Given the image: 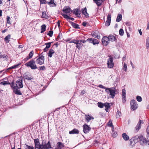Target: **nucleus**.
<instances>
[{"label":"nucleus","instance_id":"obj_42","mask_svg":"<svg viewBox=\"0 0 149 149\" xmlns=\"http://www.w3.org/2000/svg\"><path fill=\"white\" fill-rule=\"evenodd\" d=\"M121 115V112L119 111H117L116 116L117 118H119L120 117Z\"/></svg>","mask_w":149,"mask_h":149},{"label":"nucleus","instance_id":"obj_16","mask_svg":"<svg viewBox=\"0 0 149 149\" xmlns=\"http://www.w3.org/2000/svg\"><path fill=\"white\" fill-rule=\"evenodd\" d=\"M143 122L142 120H139L138 122V123L137 124L136 126L135 127V131L136 132H138L139 130L141 128V123H143Z\"/></svg>","mask_w":149,"mask_h":149},{"label":"nucleus","instance_id":"obj_17","mask_svg":"<svg viewBox=\"0 0 149 149\" xmlns=\"http://www.w3.org/2000/svg\"><path fill=\"white\" fill-rule=\"evenodd\" d=\"M85 117L86 121L87 123L89 122L91 120H93L94 119L93 117L90 116L89 114L85 115Z\"/></svg>","mask_w":149,"mask_h":149},{"label":"nucleus","instance_id":"obj_31","mask_svg":"<svg viewBox=\"0 0 149 149\" xmlns=\"http://www.w3.org/2000/svg\"><path fill=\"white\" fill-rule=\"evenodd\" d=\"M114 127H112V131L111 133V134L113 137H115L117 136V132H116L114 131Z\"/></svg>","mask_w":149,"mask_h":149},{"label":"nucleus","instance_id":"obj_64","mask_svg":"<svg viewBox=\"0 0 149 149\" xmlns=\"http://www.w3.org/2000/svg\"><path fill=\"white\" fill-rule=\"evenodd\" d=\"M130 64H131V65L132 66V68H134V66L133 64L132 63V61H130Z\"/></svg>","mask_w":149,"mask_h":149},{"label":"nucleus","instance_id":"obj_46","mask_svg":"<svg viewBox=\"0 0 149 149\" xmlns=\"http://www.w3.org/2000/svg\"><path fill=\"white\" fill-rule=\"evenodd\" d=\"M52 43V42L46 43L45 45H46V48L48 49L50 47L51 44Z\"/></svg>","mask_w":149,"mask_h":149},{"label":"nucleus","instance_id":"obj_12","mask_svg":"<svg viewBox=\"0 0 149 149\" xmlns=\"http://www.w3.org/2000/svg\"><path fill=\"white\" fill-rule=\"evenodd\" d=\"M122 98L123 103H125L126 101V91L125 89H123L122 90Z\"/></svg>","mask_w":149,"mask_h":149},{"label":"nucleus","instance_id":"obj_58","mask_svg":"<svg viewBox=\"0 0 149 149\" xmlns=\"http://www.w3.org/2000/svg\"><path fill=\"white\" fill-rule=\"evenodd\" d=\"M111 15L110 14H108L107 16V20L111 21Z\"/></svg>","mask_w":149,"mask_h":149},{"label":"nucleus","instance_id":"obj_44","mask_svg":"<svg viewBox=\"0 0 149 149\" xmlns=\"http://www.w3.org/2000/svg\"><path fill=\"white\" fill-rule=\"evenodd\" d=\"M136 99L139 102H141L142 100V97L141 96H136Z\"/></svg>","mask_w":149,"mask_h":149},{"label":"nucleus","instance_id":"obj_52","mask_svg":"<svg viewBox=\"0 0 149 149\" xmlns=\"http://www.w3.org/2000/svg\"><path fill=\"white\" fill-rule=\"evenodd\" d=\"M53 34V31H49L47 35L50 37H52V36Z\"/></svg>","mask_w":149,"mask_h":149},{"label":"nucleus","instance_id":"obj_2","mask_svg":"<svg viewBox=\"0 0 149 149\" xmlns=\"http://www.w3.org/2000/svg\"><path fill=\"white\" fill-rule=\"evenodd\" d=\"M22 79H18L16 82L15 86V83L13 82L11 84V88H15L19 89L22 88L23 87Z\"/></svg>","mask_w":149,"mask_h":149},{"label":"nucleus","instance_id":"obj_10","mask_svg":"<svg viewBox=\"0 0 149 149\" xmlns=\"http://www.w3.org/2000/svg\"><path fill=\"white\" fill-rule=\"evenodd\" d=\"M86 41H89V43H93L94 45L99 43L98 40L94 38H89L86 40Z\"/></svg>","mask_w":149,"mask_h":149},{"label":"nucleus","instance_id":"obj_18","mask_svg":"<svg viewBox=\"0 0 149 149\" xmlns=\"http://www.w3.org/2000/svg\"><path fill=\"white\" fill-rule=\"evenodd\" d=\"M108 38L109 41H111L112 42L117 41V39L114 35L110 34Z\"/></svg>","mask_w":149,"mask_h":149},{"label":"nucleus","instance_id":"obj_25","mask_svg":"<svg viewBox=\"0 0 149 149\" xmlns=\"http://www.w3.org/2000/svg\"><path fill=\"white\" fill-rule=\"evenodd\" d=\"M79 133V131L76 128L70 131L69 132V133L70 134H78Z\"/></svg>","mask_w":149,"mask_h":149},{"label":"nucleus","instance_id":"obj_60","mask_svg":"<svg viewBox=\"0 0 149 149\" xmlns=\"http://www.w3.org/2000/svg\"><path fill=\"white\" fill-rule=\"evenodd\" d=\"M125 24L126 25L128 26H130L131 24L130 22H125Z\"/></svg>","mask_w":149,"mask_h":149},{"label":"nucleus","instance_id":"obj_8","mask_svg":"<svg viewBox=\"0 0 149 149\" xmlns=\"http://www.w3.org/2000/svg\"><path fill=\"white\" fill-rule=\"evenodd\" d=\"M107 63L109 68H111L113 67L114 64L113 62V59L112 57H110L108 59Z\"/></svg>","mask_w":149,"mask_h":149},{"label":"nucleus","instance_id":"obj_24","mask_svg":"<svg viewBox=\"0 0 149 149\" xmlns=\"http://www.w3.org/2000/svg\"><path fill=\"white\" fill-rule=\"evenodd\" d=\"M64 147V145L61 142H58L57 144L56 148L55 149H61Z\"/></svg>","mask_w":149,"mask_h":149},{"label":"nucleus","instance_id":"obj_15","mask_svg":"<svg viewBox=\"0 0 149 149\" xmlns=\"http://www.w3.org/2000/svg\"><path fill=\"white\" fill-rule=\"evenodd\" d=\"M38 56H37L35 58H36V62L37 64L40 65H42L44 63V58H38Z\"/></svg>","mask_w":149,"mask_h":149},{"label":"nucleus","instance_id":"obj_48","mask_svg":"<svg viewBox=\"0 0 149 149\" xmlns=\"http://www.w3.org/2000/svg\"><path fill=\"white\" fill-rule=\"evenodd\" d=\"M34 52L33 51H31L29 54V58H31L33 56Z\"/></svg>","mask_w":149,"mask_h":149},{"label":"nucleus","instance_id":"obj_9","mask_svg":"<svg viewBox=\"0 0 149 149\" xmlns=\"http://www.w3.org/2000/svg\"><path fill=\"white\" fill-rule=\"evenodd\" d=\"M140 140L139 141L140 142V144L143 146H144L145 145H146L147 144V141H146V139L143 136L141 135L140 137Z\"/></svg>","mask_w":149,"mask_h":149},{"label":"nucleus","instance_id":"obj_38","mask_svg":"<svg viewBox=\"0 0 149 149\" xmlns=\"http://www.w3.org/2000/svg\"><path fill=\"white\" fill-rule=\"evenodd\" d=\"M146 47L147 49H149V36L146 39Z\"/></svg>","mask_w":149,"mask_h":149},{"label":"nucleus","instance_id":"obj_62","mask_svg":"<svg viewBox=\"0 0 149 149\" xmlns=\"http://www.w3.org/2000/svg\"><path fill=\"white\" fill-rule=\"evenodd\" d=\"M82 25L84 26H86V22H83Z\"/></svg>","mask_w":149,"mask_h":149},{"label":"nucleus","instance_id":"obj_36","mask_svg":"<svg viewBox=\"0 0 149 149\" xmlns=\"http://www.w3.org/2000/svg\"><path fill=\"white\" fill-rule=\"evenodd\" d=\"M25 149H34V148L33 146H29L27 144H25L24 147Z\"/></svg>","mask_w":149,"mask_h":149},{"label":"nucleus","instance_id":"obj_4","mask_svg":"<svg viewBox=\"0 0 149 149\" xmlns=\"http://www.w3.org/2000/svg\"><path fill=\"white\" fill-rule=\"evenodd\" d=\"M25 65L27 67H30L33 70H35L38 68V67L36 64L35 61L33 59H32L29 62L26 63Z\"/></svg>","mask_w":149,"mask_h":149},{"label":"nucleus","instance_id":"obj_53","mask_svg":"<svg viewBox=\"0 0 149 149\" xmlns=\"http://www.w3.org/2000/svg\"><path fill=\"white\" fill-rule=\"evenodd\" d=\"M40 4H46V3H47V2L46 0H40Z\"/></svg>","mask_w":149,"mask_h":149},{"label":"nucleus","instance_id":"obj_22","mask_svg":"<svg viewBox=\"0 0 149 149\" xmlns=\"http://www.w3.org/2000/svg\"><path fill=\"white\" fill-rule=\"evenodd\" d=\"M13 91V92L16 94L18 95H22V93L21 92L20 90H18V88H12Z\"/></svg>","mask_w":149,"mask_h":149},{"label":"nucleus","instance_id":"obj_35","mask_svg":"<svg viewBox=\"0 0 149 149\" xmlns=\"http://www.w3.org/2000/svg\"><path fill=\"white\" fill-rule=\"evenodd\" d=\"M82 13L85 16V17L87 18L89 17L88 14L87 13V10H82Z\"/></svg>","mask_w":149,"mask_h":149},{"label":"nucleus","instance_id":"obj_20","mask_svg":"<svg viewBox=\"0 0 149 149\" xmlns=\"http://www.w3.org/2000/svg\"><path fill=\"white\" fill-rule=\"evenodd\" d=\"M24 77L25 79H26L28 80H30L32 79L33 78V77L32 76H29V74H27L26 73H24Z\"/></svg>","mask_w":149,"mask_h":149},{"label":"nucleus","instance_id":"obj_37","mask_svg":"<svg viewBox=\"0 0 149 149\" xmlns=\"http://www.w3.org/2000/svg\"><path fill=\"white\" fill-rule=\"evenodd\" d=\"M71 24L72 25L74 28L75 29H79V25L78 24L73 22H71Z\"/></svg>","mask_w":149,"mask_h":149},{"label":"nucleus","instance_id":"obj_39","mask_svg":"<svg viewBox=\"0 0 149 149\" xmlns=\"http://www.w3.org/2000/svg\"><path fill=\"white\" fill-rule=\"evenodd\" d=\"M46 26L45 24H43L41 26V33H42L44 32L46 30Z\"/></svg>","mask_w":149,"mask_h":149},{"label":"nucleus","instance_id":"obj_50","mask_svg":"<svg viewBox=\"0 0 149 149\" xmlns=\"http://www.w3.org/2000/svg\"><path fill=\"white\" fill-rule=\"evenodd\" d=\"M78 40H75V39H73L71 41H70L69 43H74V44H75L77 45V42Z\"/></svg>","mask_w":149,"mask_h":149},{"label":"nucleus","instance_id":"obj_33","mask_svg":"<svg viewBox=\"0 0 149 149\" xmlns=\"http://www.w3.org/2000/svg\"><path fill=\"white\" fill-rule=\"evenodd\" d=\"M10 35L9 34L5 37L4 38V40L6 43H8L9 42V39H10Z\"/></svg>","mask_w":149,"mask_h":149},{"label":"nucleus","instance_id":"obj_23","mask_svg":"<svg viewBox=\"0 0 149 149\" xmlns=\"http://www.w3.org/2000/svg\"><path fill=\"white\" fill-rule=\"evenodd\" d=\"M41 17L45 19L49 18L47 13L46 11H44L42 13V15Z\"/></svg>","mask_w":149,"mask_h":149},{"label":"nucleus","instance_id":"obj_3","mask_svg":"<svg viewBox=\"0 0 149 149\" xmlns=\"http://www.w3.org/2000/svg\"><path fill=\"white\" fill-rule=\"evenodd\" d=\"M105 92L108 94H109L111 97L113 98L116 94V89L115 87L107 88L105 90Z\"/></svg>","mask_w":149,"mask_h":149},{"label":"nucleus","instance_id":"obj_40","mask_svg":"<svg viewBox=\"0 0 149 149\" xmlns=\"http://www.w3.org/2000/svg\"><path fill=\"white\" fill-rule=\"evenodd\" d=\"M20 64H18L17 65H14L12 66L8 69V70H10L11 69H15L18 67V66L20 65Z\"/></svg>","mask_w":149,"mask_h":149},{"label":"nucleus","instance_id":"obj_11","mask_svg":"<svg viewBox=\"0 0 149 149\" xmlns=\"http://www.w3.org/2000/svg\"><path fill=\"white\" fill-rule=\"evenodd\" d=\"M102 42L104 45L107 46L109 43V41L107 37L104 36L102 39Z\"/></svg>","mask_w":149,"mask_h":149},{"label":"nucleus","instance_id":"obj_26","mask_svg":"<svg viewBox=\"0 0 149 149\" xmlns=\"http://www.w3.org/2000/svg\"><path fill=\"white\" fill-rule=\"evenodd\" d=\"M93 1L98 6L101 5L103 2V0H93Z\"/></svg>","mask_w":149,"mask_h":149},{"label":"nucleus","instance_id":"obj_49","mask_svg":"<svg viewBox=\"0 0 149 149\" xmlns=\"http://www.w3.org/2000/svg\"><path fill=\"white\" fill-rule=\"evenodd\" d=\"M108 126L110 127H111L112 128V127H114L112 123V121H109L108 123Z\"/></svg>","mask_w":149,"mask_h":149},{"label":"nucleus","instance_id":"obj_1","mask_svg":"<svg viewBox=\"0 0 149 149\" xmlns=\"http://www.w3.org/2000/svg\"><path fill=\"white\" fill-rule=\"evenodd\" d=\"M62 11L61 13H62L63 14H65L67 15H70V14L72 13L73 14H74L75 16L78 17H81V12L80 10H62Z\"/></svg>","mask_w":149,"mask_h":149},{"label":"nucleus","instance_id":"obj_13","mask_svg":"<svg viewBox=\"0 0 149 149\" xmlns=\"http://www.w3.org/2000/svg\"><path fill=\"white\" fill-rule=\"evenodd\" d=\"M91 129V128L89 127L87 125L85 124L83 125V131L84 133L86 134Z\"/></svg>","mask_w":149,"mask_h":149},{"label":"nucleus","instance_id":"obj_56","mask_svg":"<svg viewBox=\"0 0 149 149\" xmlns=\"http://www.w3.org/2000/svg\"><path fill=\"white\" fill-rule=\"evenodd\" d=\"M39 70H44L45 69V67L44 66H40L39 67Z\"/></svg>","mask_w":149,"mask_h":149},{"label":"nucleus","instance_id":"obj_32","mask_svg":"<svg viewBox=\"0 0 149 149\" xmlns=\"http://www.w3.org/2000/svg\"><path fill=\"white\" fill-rule=\"evenodd\" d=\"M47 4L50 6L52 7L55 6H56V3H54V1L53 0H51L50 2H47Z\"/></svg>","mask_w":149,"mask_h":149},{"label":"nucleus","instance_id":"obj_19","mask_svg":"<svg viewBox=\"0 0 149 149\" xmlns=\"http://www.w3.org/2000/svg\"><path fill=\"white\" fill-rule=\"evenodd\" d=\"M61 15H62L64 18L66 19H70L72 21H74V18L69 17L70 15H68L65 14H63L62 13H61Z\"/></svg>","mask_w":149,"mask_h":149},{"label":"nucleus","instance_id":"obj_59","mask_svg":"<svg viewBox=\"0 0 149 149\" xmlns=\"http://www.w3.org/2000/svg\"><path fill=\"white\" fill-rule=\"evenodd\" d=\"M146 132L147 133V136H149V127H147L146 129Z\"/></svg>","mask_w":149,"mask_h":149},{"label":"nucleus","instance_id":"obj_29","mask_svg":"<svg viewBox=\"0 0 149 149\" xmlns=\"http://www.w3.org/2000/svg\"><path fill=\"white\" fill-rule=\"evenodd\" d=\"M140 136L139 135H136L133 138H132L134 140V141L135 142H136L138 141H139L140 140Z\"/></svg>","mask_w":149,"mask_h":149},{"label":"nucleus","instance_id":"obj_57","mask_svg":"<svg viewBox=\"0 0 149 149\" xmlns=\"http://www.w3.org/2000/svg\"><path fill=\"white\" fill-rule=\"evenodd\" d=\"M98 86L100 88H103V89H105V90L107 88L103 86L101 84L99 85Z\"/></svg>","mask_w":149,"mask_h":149},{"label":"nucleus","instance_id":"obj_34","mask_svg":"<svg viewBox=\"0 0 149 149\" xmlns=\"http://www.w3.org/2000/svg\"><path fill=\"white\" fill-rule=\"evenodd\" d=\"M122 18V15L121 14H118L117 17L116 19V21L117 22H120Z\"/></svg>","mask_w":149,"mask_h":149},{"label":"nucleus","instance_id":"obj_45","mask_svg":"<svg viewBox=\"0 0 149 149\" xmlns=\"http://www.w3.org/2000/svg\"><path fill=\"white\" fill-rule=\"evenodd\" d=\"M97 104L98 107L101 108H103L104 106V104L100 102H98Z\"/></svg>","mask_w":149,"mask_h":149},{"label":"nucleus","instance_id":"obj_14","mask_svg":"<svg viewBox=\"0 0 149 149\" xmlns=\"http://www.w3.org/2000/svg\"><path fill=\"white\" fill-rule=\"evenodd\" d=\"M52 147L49 141H48L47 144H43V145L42 149H49L52 148Z\"/></svg>","mask_w":149,"mask_h":149},{"label":"nucleus","instance_id":"obj_51","mask_svg":"<svg viewBox=\"0 0 149 149\" xmlns=\"http://www.w3.org/2000/svg\"><path fill=\"white\" fill-rule=\"evenodd\" d=\"M111 23V21L107 20L105 23V25L107 26H109Z\"/></svg>","mask_w":149,"mask_h":149},{"label":"nucleus","instance_id":"obj_47","mask_svg":"<svg viewBox=\"0 0 149 149\" xmlns=\"http://www.w3.org/2000/svg\"><path fill=\"white\" fill-rule=\"evenodd\" d=\"M104 106L105 108H109L110 107L109 104L108 103H106L104 104Z\"/></svg>","mask_w":149,"mask_h":149},{"label":"nucleus","instance_id":"obj_5","mask_svg":"<svg viewBox=\"0 0 149 149\" xmlns=\"http://www.w3.org/2000/svg\"><path fill=\"white\" fill-rule=\"evenodd\" d=\"M34 142L35 143V149L36 148L38 149H42L43 142L42 143V144H40L39 139H37L34 140Z\"/></svg>","mask_w":149,"mask_h":149},{"label":"nucleus","instance_id":"obj_43","mask_svg":"<svg viewBox=\"0 0 149 149\" xmlns=\"http://www.w3.org/2000/svg\"><path fill=\"white\" fill-rule=\"evenodd\" d=\"M119 35L121 36H123L124 34V31L123 29H121L119 31Z\"/></svg>","mask_w":149,"mask_h":149},{"label":"nucleus","instance_id":"obj_28","mask_svg":"<svg viewBox=\"0 0 149 149\" xmlns=\"http://www.w3.org/2000/svg\"><path fill=\"white\" fill-rule=\"evenodd\" d=\"M122 136L125 141L128 140L129 139V136L125 133H123L122 134Z\"/></svg>","mask_w":149,"mask_h":149},{"label":"nucleus","instance_id":"obj_7","mask_svg":"<svg viewBox=\"0 0 149 149\" xmlns=\"http://www.w3.org/2000/svg\"><path fill=\"white\" fill-rule=\"evenodd\" d=\"M87 42L86 40H78L76 47L78 49H80L83 46V43H84Z\"/></svg>","mask_w":149,"mask_h":149},{"label":"nucleus","instance_id":"obj_30","mask_svg":"<svg viewBox=\"0 0 149 149\" xmlns=\"http://www.w3.org/2000/svg\"><path fill=\"white\" fill-rule=\"evenodd\" d=\"M54 51L52 49H50L48 52V56L50 57L51 58L52 56V55L54 53Z\"/></svg>","mask_w":149,"mask_h":149},{"label":"nucleus","instance_id":"obj_27","mask_svg":"<svg viewBox=\"0 0 149 149\" xmlns=\"http://www.w3.org/2000/svg\"><path fill=\"white\" fill-rule=\"evenodd\" d=\"M135 143L133 139L132 138L130 140L129 145L131 147H132L135 145Z\"/></svg>","mask_w":149,"mask_h":149},{"label":"nucleus","instance_id":"obj_63","mask_svg":"<svg viewBox=\"0 0 149 149\" xmlns=\"http://www.w3.org/2000/svg\"><path fill=\"white\" fill-rule=\"evenodd\" d=\"M29 59H30V58H29V57H28V56H27L26 58H25L24 59V60L26 61H28V60H29Z\"/></svg>","mask_w":149,"mask_h":149},{"label":"nucleus","instance_id":"obj_41","mask_svg":"<svg viewBox=\"0 0 149 149\" xmlns=\"http://www.w3.org/2000/svg\"><path fill=\"white\" fill-rule=\"evenodd\" d=\"M123 69L126 72L127 70V64L125 63H124L123 66Z\"/></svg>","mask_w":149,"mask_h":149},{"label":"nucleus","instance_id":"obj_6","mask_svg":"<svg viewBox=\"0 0 149 149\" xmlns=\"http://www.w3.org/2000/svg\"><path fill=\"white\" fill-rule=\"evenodd\" d=\"M131 108L132 110H135L138 107L136 101L134 100H132L130 102Z\"/></svg>","mask_w":149,"mask_h":149},{"label":"nucleus","instance_id":"obj_21","mask_svg":"<svg viewBox=\"0 0 149 149\" xmlns=\"http://www.w3.org/2000/svg\"><path fill=\"white\" fill-rule=\"evenodd\" d=\"M98 31H96L94 32H92V34L93 37L96 38L98 39H100V36L98 35Z\"/></svg>","mask_w":149,"mask_h":149},{"label":"nucleus","instance_id":"obj_54","mask_svg":"<svg viewBox=\"0 0 149 149\" xmlns=\"http://www.w3.org/2000/svg\"><path fill=\"white\" fill-rule=\"evenodd\" d=\"M43 52H42L38 56V58H44V57L42 55Z\"/></svg>","mask_w":149,"mask_h":149},{"label":"nucleus","instance_id":"obj_61","mask_svg":"<svg viewBox=\"0 0 149 149\" xmlns=\"http://www.w3.org/2000/svg\"><path fill=\"white\" fill-rule=\"evenodd\" d=\"M57 25H58V28H60V21L59 20H58V22H57Z\"/></svg>","mask_w":149,"mask_h":149},{"label":"nucleus","instance_id":"obj_55","mask_svg":"<svg viewBox=\"0 0 149 149\" xmlns=\"http://www.w3.org/2000/svg\"><path fill=\"white\" fill-rule=\"evenodd\" d=\"M10 17H9L8 16H7V17L6 18L7 23L10 24Z\"/></svg>","mask_w":149,"mask_h":149}]
</instances>
